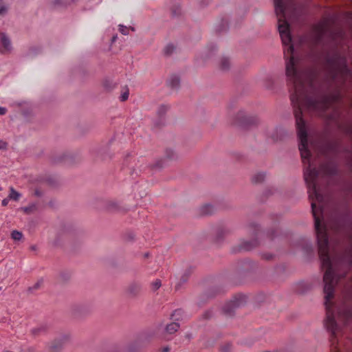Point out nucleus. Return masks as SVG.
<instances>
[{"label": "nucleus", "instance_id": "f257e3e1", "mask_svg": "<svg viewBox=\"0 0 352 352\" xmlns=\"http://www.w3.org/2000/svg\"><path fill=\"white\" fill-rule=\"evenodd\" d=\"M274 3L278 19V30L284 47L287 83L292 89L296 86L298 80L303 74V72L298 69V60L294 56L290 25L287 21V14L296 9V3L294 0H274Z\"/></svg>", "mask_w": 352, "mask_h": 352}, {"label": "nucleus", "instance_id": "f03ea898", "mask_svg": "<svg viewBox=\"0 0 352 352\" xmlns=\"http://www.w3.org/2000/svg\"><path fill=\"white\" fill-rule=\"evenodd\" d=\"M246 302V296L243 294H238L223 307V312L227 315H231L234 309L244 305Z\"/></svg>", "mask_w": 352, "mask_h": 352}, {"label": "nucleus", "instance_id": "7ed1b4c3", "mask_svg": "<svg viewBox=\"0 0 352 352\" xmlns=\"http://www.w3.org/2000/svg\"><path fill=\"white\" fill-rule=\"evenodd\" d=\"M12 48L10 40L4 34L0 33V52L6 54L10 52Z\"/></svg>", "mask_w": 352, "mask_h": 352}, {"label": "nucleus", "instance_id": "20e7f679", "mask_svg": "<svg viewBox=\"0 0 352 352\" xmlns=\"http://www.w3.org/2000/svg\"><path fill=\"white\" fill-rule=\"evenodd\" d=\"M67 336H63L60 338L54 340L48 346L49 352H58L64 343L67 340Z\"/></svg>", "mask_w": 352, "mask_h": 352}, {"label": "nucleus", "instance_id": "39448f33", "mask_svg": "<svg viewBox=\"0 0 352 352\" xmlns=\"http://www.w3.org/2000/svg\"><path fill=\"white\" fill-rule=\"evenodd\" d=\"M238 122L241 124H251L255 122V119L248 116L244 111H240L237 116Z\"/></svg>", "mask_w": 352, "mask_h": 352}, {"label": "nucleus", "instance_id": "423d86ee", "mask_svg": "<svg viewBox=\"0 0 352 352\" xmlns=\"http://www.w3.org/2000/svg\"><path fill=\"white\" fill-rule=\"evenodd\" d=\"M258 242L257 239H253L251 241H242L239 247L238 251H248L258 245Z\"/></svg>", "mask_w": 352, "mask_h": 352}, {"label": "nucleus", "instance_id": "0eeeda50", "mask_svg": "<svg viewBox=\"0 0 352 352\" xmlns=\"http://www.w3.org/2000/svg\"><path fill=\"white\" fill-rule=\"evenodd\" d=\"M285 134V131L282 128H276L269 135L273 142H278L283 139Z\"/></svg>", "mask_w": 352, "mask_h": 352}, {"label": "nucleus", "instance_id": "6e6552de", "mask_svg": "<svg viewBox=\"0 0 352 352\" xmlns=\"http://www.w3.org/2000/svg\"><path fill=\"white\" fill-rule=\"evenodd\" d=\"M142 290V286L139 283L133 282L131 283L127 289V292L131 296H138Z\"/></svg>", "mask_w": 352, "mask_h": 352}, {"label": "nucleus", "instance_id": "1a4fd4ad", "mask_svg": "<svg viewBox=\"0 0 352 352\" xmlns=\"http://www.w3.org/2000/svg\"><path fill=\"white\" fill-rule=\"evenodd\" d=\"M230 62L228 58L222 57L220 60L219 67L221 70H228L230 67Z\"/></svg>", "mask_w": 352, "mask_h": 352}, {"label": "nucleus", "instance_id": "9d476101", "mask_svg": "<svg viewBox=\"0 0 352 352\" xmlns=\"http://www.w3.org/2000/svg\"><path fill=\"white\" fill-rule=\"evenodd\" d=\"M8 197L10 200L18 201L21 197V195L19 192L16 191L13 187H10V193Z\"/></svg>", "mask_w": 352, "mask_h": 352}, {"label": "nucleus", "instance_id": "9b49d317", "mask_svg": "<svg viewBox=\"0 0 352 352\" xmlns=\"http://www.w3.org/2000/svg\"><path fill=\"white\" fill-rule=\"evenodd\" d=\"M338 142L335 140H329L327 142L326 151L329 152H334L337 150Z\"/></svg>", "mask_w": 352, "mask_h": 352}, {"label": "nucleus", "instance_id": "f8f14e48", "mask_svg": "<svg viewBox=\"0 0 352 352\" xmlns=\"http://www.w3.org/2000/svg\"><path fill=\"white\" fill-rule=\"evenodd\" d=\"M214 212V207L211 204H205L201 208L202 214H210Z\"/></svg>", "mask_w": 352, "mask_h": 352}, {"label": "nucleus", "instance_id": "ddd939ff", "mask_svg": "<svg viewBox=\"0 0 352 352\" xmlns=\"http://www.w3.org/2000/svg\"><path fill=\"white\" fill-rule=\"evenodd\" d=\"M179 328V324L178 323L172 322L167 325L166 330L167 333L172 334V333L176 332Z\"/></svg>", "mask_w": 352, "mask_h": 352}, {"label": "nucleus", "instance_id": "4468645a", "mask_svg": "<svg viewBox=\"0 0 352 352\" xmlns=\"http://www.w3.org/2000/svg\"><path fill=\"white\" fill-rule=\"evenodd\" d=\"M265 177V175L263 173H257L252 177V182L255 184L262 182Z\"/></svg>", "mask_w": 352, "mask_h": 352}, {"label": "nucleus", "instance_id": "2eb2a0df", "mask_svg": "<svg viewBox=\"0 0 352 352\" xmlns=\"http://www.w3.org/2000/svg\"><path fill=\"white\" fill-rule=\"evenodd\" d=\"M165 157L168 160H175L177 157V153L172 148H166L165 151Z\"/></svg>", "mask_w": 352, "mask_h": 352}, {"label": "nucleus", "instance_id": "dca6fc26", "mask_svg": "<svg viewBox=\"0 0 352 352\" xmlns=\"http://www.w3.org/2000/svg\"><path fill=\"white\" fill-rule=\"evenodd\" d=\"M179 79L177 76H170V78L169 79V85L172 88H173V89L177 88L179 86Z\"/></svg>", "mask_w": 352, "mask_h": 352}, {"label": "nucleus", "instance_id": "f3484780", "mask_svg": "<svg viewBox=\"0 0 352 352\" xmlns=\"http://www.w3.org/2000/svg\"><path fill=\"white\" fill-rule=\"evenodd\" d=\"M36 209V206L35 204H32L28 206H25V207H22L21 208V210H22L24 213L25 214H31L33 212H34Z\"/></svg>", "mask_w": 352, "mask_h": 352}, {"label": "nucleus", "instance_id": "a211bd4d", "mask_svg": "<svg viewBox=\"0 0 352 352\" xmlns=\"http://www.w3.org/2000/svg\"><path fill=\"white\" fill-rule=\"evenodd\" d=\"M321 169L324 171L326 175H333L336 172V169L333 166L327 167L324 166H321Z\"/></svg>", "mask_w": 352, "mask_h": 352}, {"label": "nucleus", "instance_id": "6ab92c4d", "mask_svg": "<svg viewBox=\"0 0 352 352\" xmlns=\"http://www.w3.org/2000/svg\"><path fill=\"white\" fill-rule=\"evenodd\" d=\"M183 314L182 309H176L171 315V318L174 320H179Z\"/></svg>", "mask_w": 352, "mask_h": 352}, {"label": "nucleus", "instance_id": "aec40b11", "mask_svg": "<svg viewBox=\"0 0 352 352\" xmlns=\"http://www.w3.org/2000/svg\"><path fill=\"white\" fill-rule=\"evenodd\" d=\"M12 238L15 241H19L21 239L23 234L21 232L17 230H14L11 233Z\"/></svg>", "mask_w": 352, "mask_h": 352}, {"label": "nucleus", "instance_id": "412c9836", "mask_svg": "<svg viewBox=\"0 0 352 352\" xmlns=\"http://www.w3.org/2000/svg\"><path fill=\"white\" fill-rule=\"evenodd\" d=\"M131 29L132 31H134L135 29L133 28H128L126 26H124V25H119V31L124 35H126L129 34V30Z\"/></svg>", "mask_w": 352, "mask_h": 352}, {"label": "nucleus", "instance_id": "4be33fe9", "mask_svg": "<svg viewBox=\"0 0 352 352\" xmlns=\"http://www.w3.org/2000/svg\"><path fill=\"white\" fill-rule=\"evenodd\" d=\"M174 50V46L172 44L167 45L164 50V54L166 55L170 54Z\"/></svg>", "mask_w": 352, "mask_h": 352}, {"label": "nucleus", "instance_id": "5701e85b", "mask_svg": "<svg viewBox=\"0 0 352 352\" xmlns=\"http://www.w3.org/2000/svg\"><path fill=\"white\" fill-rule=\"evenodd\" d=\"M129 96V91L128 88H126V89L122 92V94L120 96V100L124 102L126 101Z\"/></svg>", "mask_w": 352, "mask_h": 352}, {"label": "nucleus", "instance_id": "b1692460", "mask_svg": "<svg viewBox=\"0 0 352 352\" xmlns=\"http://www.w3.org/2000/svg\"><path fill=\"white\" fill-rule=\"evenodd\" d=\"M43 331H45V327L43 326H41V327H36V328H34L32 330V333L34 335H38V334H40Z\"/></svg>", "mask_w": 352, "mask_h": 352}, {"label": "nucleus", "instance_id": "393cba45", "mask_svg": "<svg viewBox=\"0 0 352 352\" xmlns=\"http://www.w3.org/2000/svg\"><path fill=\"white\" fill-rule=\"evenodd\" d=\"M162 285L161 280L159 279L155 280L152 284V289L153 290H157Z\"/></svg>", "mask_w": 352, "mask_h": 352}, {"label": "nucleus", "instance_id": "a878e982", "mask_svg": "<svg viewBox=\"0 0 352 352\" xmlns=\"http://www.w3.org/2000/svg\"><path fill=\"white\" fill-rule=\"evenodd\" d=\"M272 85H273V79L272 77H268L267 79H266V84H265V87L267 88V89H272Z\"/></svg>", "mask_w": 352, "mask_h": 352}, {"label": "nucleus", "instance_id": "bb28decb", "mask_svg": "<svg viewBox=\"0 0 352 352\" xmlns=\"http://www.w3.org/2000/svg\"><path fill=\"white\" fill-rule=\"evenodd\" d=\"M251 227H252V229L253 230V234H252L254 236H257L258 235L259 230H260L259 228L258 227L257 225H254V224L252 225Z\"/></svg>", "mask_w": 352, "mask_h": 352}, {"label": "nucleus", "instance_id": "cd10ccee", "mask_svg": "<svg viewBox=\"0 0 352 352\" xmlns=\"http://www.w3.org/2000/svg\"><path fill=\"white\" fill-rule=\"evenodd\" d=\"M8 147V143L2 140H0V150H6Z\"/></svg>", "mask_w": 352, "mask_h": 352}, {"label": "nucleus", "instance_id": "c85d7f7f", "mask_svg": "<svg viewBox=\"0 0 352 352\" xmlns=\"http://www.w3.org/2000/svg\"><path fill=\"white\" fill-rule=\"evenodd\" d=\"M230 348L231 345L230 344H226L221 347V350L222 352H230Z\"/></svg>", "mask_w": 352, "mask_h": 352}, {"label": "nucleus", "instance_id": "c756f323", "mask_svg": "<svg viewBox=\"0 0 352 352\" xmlns=\"http://www.w3.org/2000/svg\"><path fill=\"white\" fill-rule=\"evenodd\" d=\"M172 13L173 15H177L179 14V6H176L175 9L172 8Z\"/></svg>", "mask_w": 352, "mask_h": 352}, {"label": "nucleus", "instance_id": "7c9ffc66", "mask_svg": "<svg viewBox=\"0 0 352 352\" xmlns=\"http://www.w3.org/2000/svg\"><path fill=\"white\" fill-rule=\"evenodd\" d=\"M10 199H9V197H6V198H5V199H3L2 200V201H1V204H2V206H6L8 204V203H9V201H10Z\"/></svg>", "mask_w": 352, "mask_h": 352}, {"label": "nucleus", "instance_id": "2f4dec72", "mask_svg": "<svg viewBox=\"0 0 352 352\" xmlns=\"http://www.w3.org/2000/svg\"><path fill=\"white\" fill-rule=\"evenodd\" d=\"M6 12V8L4 6H0V15L4 14Z\"/></svg>", "mask_w": 352, "mask_h": 352}, {"label": "nucleus", "instance_id": "473e14b6", "mask_svg": "<svg viewBox=\"0 0 352 352\" xmlns=\"http://www.w3.org/2000/svg\"><path fill=\"white\" fill-rule=\"evenodd\" d=\"M7 109L5 107H0V115H5Z\"/></svg>", "mask_w": 352, "mask_h": 352}, {"label": "nucleus", "instance_id": "72a5a7b5", "mask_svg": "<svg viewBox=\"0 0 352 352\" xmlns=\"http://www.w3.org/2000/svg\"><path fill=\"white\" fill-rule=\"evenodd\" d=\"M263 258H264L265 259H266V260H270V259H271V258H272V254H264V255H263Z\"/></svg>", "mask_w": 352, "mask_h": 352}, {"label": "nucleus", "instance_id": "f704fd0d", "mask_svg": "<svg viewBox=\"0 0 352 352\" xmlns=\"http://www.w3.org/2000/svg\"><path fill=\"white\" fill-rule=\"evenodd\" d=\"M170 351V348L168 346H164L161 349V352H168Z\"/></svg>", "mask_w": 352, "mask_h": 352}, {"label": "nucleus", "instance_id": "c9c22d12", "mask_svg": "<svg viewBox=\"0 0 352 352\" xmlns=\"http://www.w3.org/2000/svg\"><path fill=\"white\" fill-rule=\"evenodd\" d=\"M23 352H36L34 348H30Z\"/></svg>", "mask_w": 352, "mask_h": 352}, {"label": "nucleus", "instance_id": "e433bc0d", "mask_svg": "<svg viewBox=\"0 0 352 352\" xmlns=\"http://www.w3.org/2000/svg\"><path fill=\"white\" fill-rule=\"evenodd\" d=\"M41 281L38 282L34 287V289H37L38 287H39L40 286V284H41Z\"/></svg>", "mask_w": 352, "mask_h": 352}, {"label": "nucleus", "instance_id": "4c0bfd02", "mask_svg": "<svg viewBox=\"0 0 352 352\" xmlns=\"http://www.w3.org/2000/svg\"><path fill=\"white\" fill-rule=\"evenodd\" d=\"M205 316L206 318H208L210 317L209 313L208 312L206 313Z\"/></svg>", "mask_w": 352, "mask_h": 352}, {"label": "nucleus", "instance_id": "58836bf2", "mask_svg": "<svg viewBox=\"0 0 352 352\" xmlns=\"http://www.w3.org/2000/svg\"><path fill=\"white\" fill-rule=\"evenodd\" d=\"M117 36H115L112 38V41L114 42L116 40Z\"/></svg>", "mask_w": 352, "mask_h": 352}, {"label": "nucleus", "instance_id": "ea45409f", "mask_svg": "<svg viewBox=\"0 0 352 352\" xmlns=\"http://www.w3.org/2000/svg\"><path fill=\"white\" fill-rule=\"evenodd\" d=\"M351 293L352 294V278L351 279Z\"/></svg>", "mask_w": 352, "mask_h": 352}, {"label": "nucleus", "instance_id": "a19ab883", "mask_svg": "<svg viewBox=\"0 0 352 352\" xmlns=\"http://www.w3.org/2000/svg\"><path fill=\"white\" fill-rule=\"evenodd\" d=\"M1 289H2V287H0V291H1Z\"/></svg>", "mask_w": 352, "mask_h": 352}, {"label": "nucleus", "instance_id": "79ce46f5", "mask_svg": "<svg viewBox=\"0 0 352 352\" xmlns=\"http://www.w3.org/2000/svg\"><path fill=\"white\" fill-rule=\"evenodd\" d=\"M351 242H352V236H351Z\"/></svg>", "mask_w": 352, "mask_h": 352}]
</instances>
